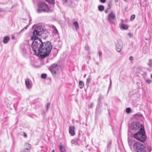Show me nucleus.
I'll return each mask as SVG.
<instances>
[{"instance_id": "nucleus-43", "label": "nucleus", "mask_w": 152, "mask_h": 152, "mask_svg": "<svg viewBox=\"0 0 152 152\" xmlns=\"http://www.w3.org/2000/svg\"><path fill=\"white\" fill-rule=\"evenodd\" d=\"M112 5V4L111 1H110V7Z\"/></svg>"}, {"instance_id": "nucleus-9", "label": "nucleus", "mask_w": 152, "mask_h": 152, "mask_svg": "<svg viewBox=\"0 0 152 152\" xmlns=\"http://www.w3.org/2000/svg\"><path fill=\"white\" fill-rule=\"evenodd\" d=\"M115 19L116 16L115 14L113 12H110L107 16V19L109 22L110 23H112V22L111 20H115Z\"/></svg>"}, {"instance_id": "nucleus-5", "label": "nucleus", "mask_w": 152, "mask_h": 152, "mask_svg": "<svg viewBox=\"0 0 152 152\" xmlns=\"http://www.w3.org/2000/svg\"><path fill=\"white\" fill-rule=\"evenodd\" d=\"M51 11H52L49 9L47 4L45 3L41 2L39 4L37 10L38 12H49Z\"/></svg>"}, {"instance_id": "nucleus-29", "label": "nucleus", "mask_w": 152, "mask_h": 152, "mask_svg": "<svg viewBox=\"0 0 152 152\" xmlns=\"http://www.w3.org/2000/svg\"><path fill=\"white\" fill-rule=\"evenodd\" d=\"M146 82L147 83H150L151 82V80L150 79H147L146 80Z\"/></svg>"}, {"instance_id": "nucleus-41", "label": "nucleus", "mask_w": 152, "mask_h": 152, "mask_svg": "<svg viewBox=\"0 0 152 152\" xmlns=\"http://www.w3.org/2000/svg\"><path fill=\"white\" fill-rule=\"evenodd\" d=\"M114 0L115 1V2L116 3H117V2H118V0Z\"/></svg>"}, {"instance_id": "nucleus-19", "label": "nucleus", "mask_w": 152, "mask_h": 152, "mask_svg": "<svg viewBox=\"0 0 152 152\" xmlns=\"http://www.w3.org/2000/svg\"><path fill=\"white\" fill-rule=\"evenodd\" d=\"M121 28L123 29L126 30L128 28V26L126 24H122L121 26Z\"/></svg>"}, {"instance_id": "nucleus-14", "label": "nucleus", "mask_w": 152, "mask_h": 152, "mask_svg": "<svg viewBox=\"0 0 152 152\" xmlns=\"http://www.w3.org/2000/svg\"><path fill=\"white\" fill-rule=\"evenodd\" d=\"M10 38L7 36H5L4 38L3 39V42L4 44L7 43L10 40Z\"/></svg>"}, {"instance_id": "nucleus-33", "label": "nucleus", "mask_w": 152, "mask_h": 152, "mask_svg": "<svg viewBox=\"0 0 152 152\" xmlns=\"http://www.w3.org/2000/svg\"><path fill=\"white\" fill-rule=\"evenodd\" d=\"M75 140H72L71 141V143L72 144H74L75 143Z\"/></svg>"}, {"instance_id": "nucleus-11", "label": "nucleus", "mask_w": 152, "mask_h": 152, "mask_svg": "<svg viewBox=\"0 0 152 152\" xmlns=\"http://www.w3.org/2000/svg\"><path fill=\"white\" fill-rule=\"evenodd\" d=\"M25 84L28 88H30L31 87V84L30 83L29 80L27 79L25 80Z\"/></svg>"}, {"instance_id": "nucleus-21", "label": "nucleus", "mask_w": 152, "mask_h": 152, "mask_svg": "<svg viewBox=\"0 0 152 152\" xmlns=\"http://www.w3.org/2000/svg\"><path fill=\"white\" fill-rule=\"evenodd\" d=\"M91 80V78L90 77H88L86 81V84L87 85H88L89 84Z\"/></svg>"}, {"instance_id": "nucleus-20", "label": "nucleus", "mask_w": 152, "mask_h": 152, "mask_svg": "<svg viewBox=\"0 0 152 152\" xmlns=\"http://www.w3.org/2000/svg\"><path fill=\"white\" fill-rule=\"evenodd\" d=\"M79 87L80 88H82L84 86V84L82 81H80L79 82Z\"/></svg>"}, {"instance_id": "nucleus-13", "label": "nucleus", "mask_w": 152, "mask_h": 152, "mask_svg": "<svg viewBox=\"0 0 152 152\" xmlns=\"http://www.w3.org/2000/svg\"><path fill=\"white\" fill-rule=\"evenodd\" d=\"M66 2L69 4V5L71 7H74L75 6V3L69 0H66Z\"/></svg>"}, {"instance_id": "nucleus-4", "label": "nucleus", "mask_w": 152, "mask_h": 152, "mask_svg": "<svg viewBox=\"0 0 152 152\" xmlns=\"http://www.w3.org/2000/svg\"><path fill=\"white\" fill-rule=\"evenodd\" d=\"M42 28L40 26H37L34 29L32 35L31 37V40L34 41L36 39H40L39 37L43 33Z\"/></svg>"}, {"instance_id": "nucleus-2", "label": "nucleus", "mask_w": 152, "mask_h": 152, "mask_svg": "<svg viewBox=\"0 0 152 152\" xmlns=\"http://www.w3.org/2000/svg\"><path fill=\"white\" fill-rule=\"evenodd\" d=\"M129 145L133 152H148L147 151L145 145L140 142H136L132 145L131 143L129 142Z\"/></svg>"}, {"instance_id": "nucleus-26", "label": "nucleus", "mask_w": 152, "mask_h": 152, "mask_svg": "<svg viewBox=\"0 0 152 152\" xmlns=\"http://www.w3.org/2000/svg\"><path fill=\"white\" fill-rule=\"evenodd\" d=\"M85 48L86 50L88 51L90 50V48L88 45H86L85 46Z\"/></svg>"}, {"instance_id": "nucleus-40", "label": "nucleus", "mask_w": 152, "mask_h": 152, "mask_svg": "<svg viewBox=\"0 0 152 152\" xmlns=\"http://www.w3.org/2000/svg\"><path fill=\"white\" fill-rule=\"evenodd\" d=\"M15 37L14 36H12V39H15Z\"/></svg>"}, {"instance_id": "nucleus-24", "label": "nucleus", "mask_w": 152, "mask_h": 152, "mask_svg": "<svg viewBox=\"0 0 152 152\" xmlns=\"http://www.w3.org/2000/svg\"><path fill=\"white\" fill-rule=\"evenodd\" d=\"M41 77L42 78L45 79L47 77V75L45 74H42L41 75Z\"/></svg>"}, {"instance_id": "nucleus-32", "label": "nucleus", "mask_w": 152, "mask_h": 152, "mask_svg": "<svg viewBox=\"0 0 152 152\" xmlns=\"http://www.w3.org/2000/svg\"><path fill=\"white\" fill-rule=\"evenodd\" d=\"M47 1L51 3L54 0H47Z\"/></svg>"}, {"instance_id": "nucleus-42", "label": "nucleus", "mask_w": 152, "mask_h": 152, "mask_svg": "<svg viewBox=\"0 0 152 152\" xmlns=\"http://www.w3.org/2000/svg\"><path fill=\"white\" fill-rule=\"evenodd\" d=\"M151 148L150 147V149H149V152H150V151H151Z\"/></svg>"}, {"instance_id": "nucleus-39", "label": "nucleus", "mask_w": 152, "mask_h": 152, "mask_svg": "<svg viewBox=\"0 0 152 152\" xmlns=\"http://www.w3.org/2000/svg\"><path fill=\"white\" fill-rule=\"evenodd\" d=\"M108 11H109L108 9L106 10L105 11V13H107L108 12Z\"/></svg>"}, {"instance_id": "nucleus-30", "label": "nucleus", "mask_w": 152, "mask_h": 152, "mask_svg": "<svg viewBox=\"0 0 152 152\" xmlns=\"http://www.w3.org/2000/svg\"><path fill=\"white\" fill-rule=\"evenodd\" d=\"M100 1L102 3H104L106 0H100Z\"/></svg>"}, {"instance_id": "nucleus-28", "label": "nucleus", "mask_w": 152, "mask_h": 152, "mask_svg": "<svg viewBox=\"0 0 152 152\" xmlns=\"http://www.w3.org/2000/svg\"><path fill=\"white\" fill-rule=\"evenodd\" d=\"M29 25H28L27 26H26L25 27H24L23 29L21 30L20 32H21L23 31L26 30L27 29V28L28 26Z\"/></svg>"}, {"instance_id": "nucleus-6", "label": "nucleus", "mask_w": 152, "mask_h": 152, "mask_svg": "<svg viewBox=\"0 0 152 152\" xmlns=\"http://www.w3.org/2000/svg\"><path fill=\"white\" fill-rule=\"evenodd\" d=\"M140 126V125L139 123L133 122L131 123L130 125L129 126V129L130 130L136 131L139 129Z\"/></svg>"}, {"instance_id": "nucleus-47", "label": "nucleus", "mask_w": 152, "mask_h": 152, "mask_svg": "<svg viewBox=\"0 0 152 152\" xmlns=\"http://www.w3.org/2000/svg\"><path fill=\"white\" fill-rule=\"evenodd\" d=\"M151 77L152 78V75H151Z\"/></svg>"}, {"instance_id": "nucleus-36", "label": "nucleus", "mask_w": 152, "mask_h": 152, "mask_svg": "<svg viewBox=\"0 0 152 152\" xmlns=\"http://www.w3.org/2000/svg\"><path fill=\"white\" fill-rule=\"evenodd\" d=\"M92 105V104H91L90 105H89L88 107L89 108V109L91 108V107Z\"/></svg>"}, {"instance_id": "nucleus-22", "label": "nucleus", "mask_w": 152, "mask_h": 152, "mask_svg": "<svg viewBox=\"0 0 152 152\" xmlns=\"http://www.w3.org/2000/svg\"><path fill=\"white\" fill-rule=\"evenodd\" d=\"M147 64L150 67H151L152 65V61L151 59H150L149 60V62L147 63Z\"/></svg>"}, {"instance_id": "nucleus-7", "label": "nucleus", "mask_w": 152, "mask_h": 152, "mask_svg": "<svg viewBox=\"0 0 152 152\" xmlns=\"http://www.w3.org/2000/svg\"><path fill=\"white\" fill-rule=\"evenodd\" d=\"M115 47L116 50L120 52L123 47L122 41L121 40H118L115 43Z\"/></svg>"}, {"instance_id": "nucleus-12", "label": "nucleus", "mask_w": 152, "mask_h": 152, "mask_svg": "<svg viewBox=\"0 0 152 152\" xmlns=\"http://www.w3.org/2000/svg\"><path fill=\"white\" fill-rule=\"evenodd\" d=\"M26 145L28 146V148H24L20 152H30V145L27 143L26 144Z\"/></svg>"}, {"instance_id": "nucleus-31", "label": "nucleus", "mask_w": 152, "mask_h": 152, "mask_svg": "<svg viewBox=\"0 0 152 152\" xmlns=\"http://www.w3.org/2000/svg\"><path fill=\"white\" fill-rule=\"evenodd\" d=\"M128 35L130 37H132L133 36V35L131 33H129L128 34Z\"/></svg>"}, {"instance_id": "nucleus-37", "label": "nucleus", "mask_w": 152, "mask_h": 152, "mask_svg": "<svg viewBox=\"0 0 152 152\" xmlns=\"http://www.w3.org/2000/svg\"><path fill=\"white\" fill-rule=\"evenodd\" d=\"M110 86H111V84H112V81H111V79H110Z\"/></svg>"}, {"instance_id": "nucleus-10", "label": "nucleus", "mask_w": 152, "mask_h": 152, "mask_svg": "<svg viewBox=\"0 0 152 152\" xmlns=\"http://www.w3.org/2000/svg\"><path fill=\"white\" fill-rule=\"evenodd\" d=\"M75 127L74 126H71L69 127V133L72 136H74L75 134Z\"/></svg>"}, {"instance_id": "nucleus-17", "label": "nucleus", "mask_w": 152, "mask_h": 152, "mask_svg": "<svg viewBox=\"0 0 152 152\" xmlns=\"http://www.w3.org/2000/svg\"><path fill=\"white\" fill-rule=\"evenodd\" d=\"M73 24L75 26V27L76 29L77 30H78L79 29V24L78 22L77 21H75L73 23Z\"/></svg>"}, {"instance_id": "nucleus-38", "label": "nucleus", "mask_w": 152, "mask_h": 152, "mask_svg": "<svg viewBox=\"0 0 152 152\" xmlns=\"http://www.w3.org/2000/svg\"><path fill=\"white\" fill-rule=\"evenodd\" d=\"M23 136L25 137H27V135L25 132L23 133Z\"/></svg>"}, {"instance_id": "nucleus-27", "label": "nucleus", "mask_w": 152, "mask_h": 152, "mask_svg": "<svg viewBox=\"0 0 152 152\" xmlns=\"http://www.w3.org/2000/svg\"><path fill=\"white\" fill-rule=\"evenodd\" d=\"M50 105V103H48L47 104L46 107V110L48 111V109L49 108V106Z\"/></svg>"}, {"instance_id": "nucleus-18", "label": "nucleus", "mask_w": 152, "mask_h": 152, "mask_svg": "<svg viewBox=\"0 0 152 152\" xmlns=\"http://www.w3.org/2000/svg\"><path fill=\"white\" fill-rule=\"evenodd\" d=\"M98 9L100 11H102L104 9V7L103 5H100L98 6Z\"/></svg>"}, {"instance_id": "nucleus-46", "label": "nucleus", "mask_w": 152, "mask_h": 152, "mask_svg": "<svg viewBox=\"0 0 152 152\" xmlns=\"http://www.w3.org/2000/svg\"><path fill=\"white\" fill-rule=\"evenodd\" d=\"M86 74L84 76V77H86Z\"/></svg>"}, {"instance_id": "nucleus-35", "label": "nucleus", "mask_w": 152, "mask_h": 152, "mask_svg": "<svg viewBox=\"0 0 152 152\" xmlns=\"http://www.w3.org/2000/svg\"><path fill=\"white\" fill-rule=\"evenodd\" d=\"M99 57H101L102 56V53L101 52H100L99 53Z\"/></svg>"}, {"instance_id": "nucleus-25", "label": "nucleus", "mask_w": 152, "mask_h": 152, "mask_svg": "<svg viewBox=\"0 0 152 152\" xmlns=\"http://www.w3.org/2000/svg\"><path fill=\"white\" fill-rule=\"evenodd\" d=\"M135 18V15H132L131 16L130 20H133Z\"/></svg>"}, {"instance_id": "nucleus-3", "label": "nucleus", "mask_w": 152, "mask_h": 152, "mask_svg": "<svg viewBox=\"0 0 152 152\" xmlns=\"http://www.w3.org/2000/svg\"><path fill=\"white\" fill-rule=\"evenodd\" d=\"M134 137L136 139L141 142H144L145 140V132L142 126H141L140 130L134 134Z\"/></svg>"}, {"instance_id": "nucleus-15", "label": "nucleus", "mask_w": 152, "mask_h": 152, "mask_svg": "<svg viewBox=\"0 0 152 152\" xmlns=\"http://www.w3.org/2000/svg\"><path fill=\"white\" fill-rule=\"evenodd\" d=\"M53 30V34L54 35H58V32L55 26H52Z\"/></svg>"}, {"instance_id": "nucleus-1", "label": "nucleus", "mask_w": 152, "mask_h": 152, "mask_svg": "<svg viewBox=\"0 0 152 152\" xmlns=\"http://www.w3.org/2000/svg\"><path fill=\"white\" fill-rule=\"evenodd\" d=\"M32 48L34 54L42 58L48 56L50 54L52 46L49 42H43L41 39H36L32 42Z\"/></svg>"}, {"instance_id": "nucleus-44", "label": "nucleus", "mask_w": 152, "mask_h": 152, "mask_svg": "<svg viewBox=\"0 0 152 152\" xmlns=\"http://www.w3.org/2000/svg\"><path fill=\"white\" fill-rule=\"evenodd\" d=\"M124 1L126 2H127L128 1L127 0H124Z\"/></svg>"}, {"instance_id": "nucleus-34", "label": "nucleus", "mask_w": 152, "mask_h": 152, "mask_svg": "<svg viewBox=\"0 0 152 152\" xmlns=\"http://www.w3.org/2000/svg\"><path fill=\"white\" fill-rule=\"evenodd\" d=\"M129 60L131 61L132 60H133V57L132 56H130L129 57Z\"/></svg>"}, {"instance_id": "nucleus-16", "label": "nucleus", "mask_w": 152, "mask_h": 152, "mask_svg": "<svg viewBox=\"0 0 152 152\" xmlns=\"http://www.w3.org/2000/svg\"><path fill=\"white\" fill-rule=\"evenodd\" d=\"M59 149L61 152H65L66 151L65 148L62 145H60L59 146Z\"/></svg>"}, {"instance_id": "nucleus-45", "label": "nucleus", "mask_w": 152, "mask_h": 152, "mask_svg": "<svg viewBox=\"0 0 152 152\" xmlns=\"http://www.w3.org/2000/svg\"><path fill=\"white\" fill-rule=\"evenodd\" d=\"M52 152H55V150L54 149L53 150Z\"/></svg>"}, {"instance_id": "nucleus-8", "label": "nucleus", "mask_w": 152, "mask_h": 152, "mask_svg": "<svg viewBox=\"0 0 152 152\" xmlns=\"http://www.w3.org/2000/svg\"><path fill=\"white\" fill-rule=\"evenodd\" d=\"M50 70L52 74H55L58 70V66L57 64H53L50 68Z\"/></svg>"}, {"instance_id": "nucleus-23", "label": "nucleus", "mask_w": 152, "mask_h": 152, "mask_svg": "<svg viewBox=\"0 0 152 152\" xmlns=\"http://www.w3.org/2000/svg\"><path fill=\"white\" fill-rule=\"evenodd\" d=\"M131 111V108L129 107H128L126 108V111L127 113H130Z\"/></svg>"}]
</instances>
